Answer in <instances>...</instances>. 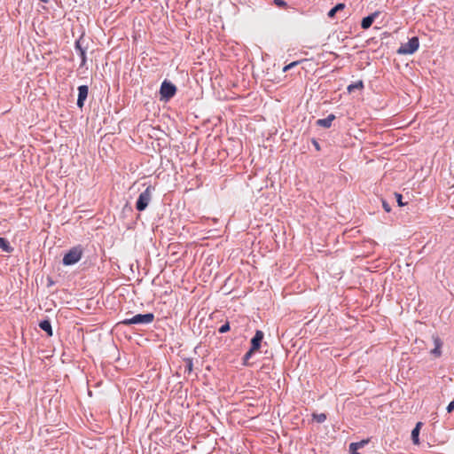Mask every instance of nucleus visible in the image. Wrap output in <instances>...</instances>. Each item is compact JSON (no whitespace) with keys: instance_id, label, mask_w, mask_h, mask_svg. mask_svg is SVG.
<instances>
[{"instance_id":"6","label":"nucleus","mask_w":454,"mask_h":454,"mask_svg":"<svg viewBox=\"0 0 454 454\" xmlns=\"http://www.w3.org/2000/svg\"><path fill=\"white\" fill-rule=\"evenodd\" d=\"M432 339H433L434 348L433 349H431L430 353L434 357H440L442 356V347L443 342L437 334H434L432 336Z\"/></svg>"},{"instance_id":"24","label":"nucleus","mask_w":454,"mask_h":454,"mask_svg":"<svg viewBox=\"0 0 454 454\" xmlns=\"http://www.w3.org/2000/svg\"><path fill=\"white\" fill-rule=\"evenodd\" d=\"M382 206H383V208H384V210H385L386 212H387V213H388V212H390V211H391V207H390L389 204H388L387 201L383 200V201H382Z\"/></svg>"},{"instance_id":"20","label":"nucleus","mask_w":454,"mask_h":454,"mask_svg":"<svg viewBox=\"0 0 454 454\" xmlns=\"http://www.w3.org/2000/svg\"><path fill=\"white\" fill-rule=\"evenodd\" d=\"M274 4L280 8H286L287 4L284 0H273Z\"/></svg>"},{"instance_id":"4","label":"nucleus","mask_w":454,"mask_h":454,"mask_svg":"<svg viewBox=\"0 0 454 454\" xmlns=\"http://www.w3.org/2000/svg\"><path fill=\"white\" fill-rule=\"evenodd\" d=\"M419 45V39L417 37H412L406 43L402 44L397 52L404 55L412 54L418 50Z\"/></svg>"},{"instance_id":"25","label":"nucleus","mask_w":454,"mask_h":454,"mask_svg":"<svg viewBox=\"0 0 454 454\" xmlns=\"http://www.w3.org/2000/svg\"><path fill=\"white\" fill-rule=\"evenodd\" d=\"M454 410V400L451 401L447 406V411L451 412Z\"/></svg>"},{"instance_id":"11","label":"nucleus","mask_w":454,"mask_h":454,"mask_svg":"<svg viewBox=\"0 0 454 454\" xmlns=\"http://www.w3.org/2000/svg\"><path fill=\"white\" fill-rule=\"evenodd\" d=\"M376 15H377V13H373L372 15H369V16L364 18L361 22L362 28L368 29L372 26V22L374 21Z\"/></svg>"},{"instance_id":"22","label":"nucleus","mask_w":454,"mask_h":454,"mask_svg":"<svg viewBox=\"0 0 454 454\" xmlns=\"http://www.w3.org/2000/svg\"><path fill=\"white\" fill-rule=\"evenodd\" d=\"M230 330V325L229 323H225L224 325H223L220 328H219V333H227L228 331Z\"/></svg>"},{"instance_id":"23","label":"nucleus","mask_w":454,"mask_h":454,"mask_svg":"<svg viewBox=\"0 0 454 454\" xmlns=\"http://www.w3.org/2000/svg\"><path fill=\"white\" fill-rule=\"evenodd\" d=\"M395 198H396V201L400 207L404 206V203L402 201L403 196L400 193H395Z\"/></svg>"},{"instance_id":"18","label":"nucleus","mask_w":454,"mask_h":454,"mask_svg":"<svg viewBox=\"0 0 454 454\" xmlns=\"http://www.w3.org/2000/svg\"><path fill=\"white\" fill-rule=\"evenodd\" d=\"M257 350H252V348H250V349L245 354V356L243 357V364L248 365V360L252 357L254 353Z\"/></svg>"},{"instance_id":"7","label":"nucleus","mask_w":454,"mask_h":454,"mask_svg":"<svg viewBox=\"0 0 454 454\" xmlns=\"http://www.w3.org/2000/svg\"><path fill=\"white\" fill-rule=\"evenodd\" d=\"M88 86L81 85L78 87V98H77V106L82 108L84 105V101L88 97Z\"/></svg>"},{"instance_id":"2","label":"nucleus","mask_w":454,"mask_h":454,"mask_svg":"<svg viewBox=\"0 0 454 454\" xmlns=\"http://www.w3.org/2000/svg\"><path fill=\"white\" fill-rule=\"evenodd\" d=\"M154 320V315L153 313L137 314L131 317L124 318L121 321V324L124 325H148Z\"/></svg>"},{"instance_id":"9","label":"nucleus","mask_w":454,"mask_h":454,"mask_svg":"<svg viewBox=\"0 0 454 454\" xmlns=\"http://www.w3.org/2000/svg\"><path fill=\"white\" fill-rule=\"evenodd\" d=\"M422 426H423L422 422H418L416 424L415 427L411 431V440H412V442L416 445L419 444V432H420Z\"/></svg>"},{"instance_id":"17","label":"nucleus","mask_w":454,"mask_h":454,"mask_svg":"<svg viewBox=\"0 0 454 454\" xmlns=\"http://www.w3.org/2000/svg\"><path fill=\"white\" fill-rule=\"evenodd\" d=\"M364 88V83L362 81H358L348 86V91L352 92L355 90H362Z\"/></svg>"},{"instance_id":"14","label":"nucleus","mask_w":454,"mask_h":454,"mask_svg":"<svg viewBox=\"0 0 454 454\" xmlns=\"http://www.w3.org/2000/svg\"><path fill=\"white\" fill-rule=\"evenodd\" d=\"M75 48H76V50L79 51V54H80V57L82 59L81 66H84L85 63H86V52H85V50L82 48L79 41H77L75 43Z\"/></svg>"},{"instance_id":"1","label":"nucleus","mask_w":454,"mask_h":454,"mask_svg":"<svg viewBox=\"0 0 454 454\" xmlns=\"http://www.w3.org/2000/svg\"><path fill=\"white\" fill-rule=\"evenodd\" d=\"M83 254V248L81 245L73 247L64 255L62 262L66 266L73 265L78 262Z\"/></svg>"},{"instance_id":"13","label":"nucleus","mask_w":454,"mask_h":454,"mask_svg":"<svg viewBox=\"0 0 454 454\" xmlns=\"http://www.w3.org/2000/svg\"><path fill=\"white\" fill-rule=\"evenodd\" d=\"M0 248L7 253H11L13 250L9 241L4 238H0Z\"/></svg>"},{"instance_id":"19","label":"nucleus","mask_w":454,"mask_h":454,"mask_svg":"<svg viewBox=\"0 0 454 454\" xmlns=\"http://www.w3.org/2000/svg\"><path fill=\"white\" fill-rule=\"evenodd\" d=\"M313 419L317 423H323L326 419V415L325 413L313 414Z\"/></svg>"},{"instance_id":"21","label":"nucleus","mask_w":454,"mask_h":454,"mask_svg":"<svg viewBox=\"0 0 454 454\" xmlns=\"http://www.w3.org/2000/svg\"><path fill=\"white\" fill-rule=\"evenodd\" d=\"M298 64H299V61H294V62L285 66L283 68V72H286V71L290 70L291 68L297 66Z\"/></svg>"},{"instance_id":"26","label":"nucleus","mask_w":454,"mask_h":454,"mask_svg":"<svg viewBox=\"0 0 454 454\" xmlns=\"http://www.w3.org/2000/svg\"><path fill=\"white\" fill-rule=\"evenodd\" d=\"M187 366H188V370L191 372L192 371V362L191 361H189Z\"/></svg>"},{"instance_id":"15","label":"nucleus","mask_w":454,"mask_h":454,"mask_svg":"<svg viewBox=\"0 0 454 454\" xmlns=\"http://www.w3.org/2000/svg\"><path fill=\"white\" fill-rule=\"evenodd\" d=\"M344 8H345V4H342V3L338 4H336L333 8H332L328 12L327 15H328L329 18L333 19L335 16L337 12L341 11Z\"/></svg>"},{"instance_id":"27","label":"nucleus","mask_w":454,"mask_h":454,"mask_svg":"<svg viewBox=\"0 0 454 454\" xmlns=\"http://www.w3.org/2000/svg\"><path fill=\"white\" fill-rule=\"evenodd\" d=\"M315 145H316L317 149H319V145L317 142H315Z\"/></svg>"},{"instance_id":"12","label":"nucleus","mask_w":454,"mask_h":454,"mask_svg":"<svg viewBox=\"0 0 454 454\" xmlns=\"http://www.w3.org/2000/svg\"><path fill=\"white\" fill-rule=\"evenodd\" d=\"M39 326L42 330L47 333L49 336L52 335L51 325L49 320H43L39 323Z\"/></svg>"},{"instance_id":"5","label":"nucleus","mask_w":454,"mask_h":454,"mask_svg":"<svg viewBox=\"0 0 454 454\" xmlns=\"http://www.w3.org/2000/svg\"><path fill=\"white\" fill-rule=\"evenodd\" d=\"M176 91V88L171 82L164 81L161 83L160 90L161 98L168 100L169 98H171L175 96Z\"/></svg>"},{"instance_id":"16","label":"nucleus","mask_w":454,"mask_h":454,"mask_svg":"<svg viewBox=\"0 0 454 454\" xmlns=\"http://www.w3.org/2000/svg\"><path fill=\"white\" fill-rule=\"evenodd\" d=\"M368 442L369 440H362L358 442H352L349 444V450H357L358 449L364 447Z\"/></svg>"},{"instance_id":"8","label":"nucleus","mask_w":454,"mask_h":454,"mask_svg":"<svg viewBox=\"0 0 454 454\" xmlns=\"http://www.w3.org/2000/svg\"><path fill=\"white\" fill-rule=\"evenodd\" d=\"M263 333L260 330H257L255 332V334L254 336L253 337V339L251 340V348L252 350H259L260 347H261V343H262V340L263 339Z\"/></svg>"},{"instance_id":"3","label":"nucleus","mask_w":454,"mask_h":454,"mask_svg":"<svg viewBox=\"0 0 454 454\" xmlns=\"http://www.w3.org/2000/svg\"><path fill=\"white\" fill-rule=\"evenodd\" d=\"M154 191V187L149 185L143 192L140 193L137 203L136 208L138 211L145 210L152 200V194Z\"/></svg>"},{"instance_id":"10","label":"nucleus","mask_w":454,"mask_h":454,"mask_svg":"<svg viewBox=\"0 0 454 454\" xmlns=\"http://www.w3.org/2000/svg\"><path fill=\"white\" fill-rule=\"evenodd\" d=\"M335 118L336 117L334 114H329L325 119H318L317 121V124L320 127L330 128L332 126V122L335 120Z\"/></svg>"}]
</instances>
